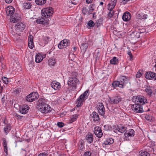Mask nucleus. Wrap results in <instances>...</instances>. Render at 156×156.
<instances>
[{"label":"nucleus","mask_w":156,"mask_h":156,"mask_svg":"<svg viewBox=\"0 0 156 156\" xmlns=\"http://www.w3.org/2000/svg\"><path fill=\"white\" fill-rule=\"evenodd\" d=\"M52 10H53L52 8H47L43 9L41 12L43 18L37 20L36 22L37 23L42 24L48 23L49 21L48 18L51 16L53 13Z\"/></svg>","instance_id":"f257e3e1"},{"label":"nucleus","mask_w":156,"mask_h":156,"mask_svg":"<svg viewBox=\"0 0 156 156\" xmlns=\"http://www.w3.org/2000/svg\"><path fill=\"white\" fill-rule=\"evenodd\" d=\"M46 102L44 99L41 98L39 99L37 103V108L43 113H47L51 110V107L46 103Z\"/></svg>","instance_id":"f03ea898"},{"label":"nucleus","mask_w":156,"mask_h":156,"mask_svg":"<svg viewBox=\"0 0 156 156\" xmlns=\"http://www.w3.org/2000/svg\"><path fill=\"white\" fill-rule=\"evenodd\" d=\"M119 81H115L112 84V86L114 87H117L121 88H123L125 86L126 84L129 82V77L125 76H120Z\"/></svg>","instance_id":"7ed1b4c3"},{"label":"nucleus","mask_w":156,"mask_h":156,"mask_svg":"<svg viewBox=\"0 0 156 156\" xmlns=\"http://www.w3.org/2000/svg\"><path fill=\"white\" fill-rule=\"evenodd\" d=\"M89 94V90H86L77 99L76 103V106L77 107H80L83 105V102L87 98Z\"/></svg>","instance_id":"20e7f679"},{"label":"nucleus","mask_w":156,"mask_h":156,"mask_svg":"<svg viewBox=\"0 0 156 156\" xmlns=\"http://www.w3.org/2000/svg\"><path fill=\"white\" fill-rule=\"evenodd\" d=\"M79 83V80L76 77H70L68 82V85L72 87L73 90L76 89L77 85Z\"/></svg>","instance_id":"39448f33"},{"label":"nucleus","mask_w":156,"mask_h":156,"mask_svg":"<svg viewBox=\"0 0 156 156\" xmlns=\"http://www.w3.org/2000/svg\"><path fill=\"white\" fill-rule=\"evenodd\" d=\"M132 109L133 111L136 113H140L144 111L143 108L142 106L139 104H135L133 105L132 106ZM150 111V109L148 108L147 110L144 111L147 112Z\"/></svg>","instance_id":"423d86ee"},{"label":"nucleus","mask_w":156,"mask_h":156,"mask_svg":"<svg viewBox=\"0 0 156 156\" xmlns=\"http://www.w3.org/2000/svg\"><path fill=\"white\" fill-rule=\"evenodd\" d=\"M38 97L37 93L33 92L27 95L26 98V100L29 102H32L36 100Z\"/></svg>","instance_id":"0eeeda50"},{"label":"nucleus","mask_w":156,"mask_h":156,"mask_svg":"<svg viewBox=\"0 0 156 156\" xmlns=\"http://www.w3.org/2000/svg\"><path fill=\"white\" fill-rule=\"evenodd\" d=\"M70 45L69 41L66 39H64L61 41L58 45V47L60 49H62V48H66L67 46H69Z\"/></svg>","instance_id":"6e6552de"},{"label":"nucleus","mask_w":156,"mask_h":156,"mask_svg":"<svg viewBox=\"0 0 156 156\" xmlns=\"http://www.w3.org/2000/svg\"><path fill=\"white\" fill-rule=\"evenodd\" d=\"M145 76V77L147 79L153 80H156V73L151 71L146 73Z\"/></svg>","instance_id":"1a4fd4ad"},{"label":"nucleus","mask_w":156,"mask_h":156,"mask_svg":"<svg viewBox=\"0 0 156 156\" xmlns=\"http://www.w3.org/2000/svg\"><path fill=\"white\" fill-rule=\"evenodd\" d=\"M94 132L95 135L98 138H101L103 135L102 130L100 127H95L94 129Z\"/></svg>","instance_id":"9d476101"},{"label":"nucleus","mask_w":156,"mask_h":156,"mask_svg":"<svg viewBox=\"0 0 156 156\" xmlns=\"http://www.w3.org/2000/svg\"><path fill=\"white\" fill-rule=\"evenodd\" d=\"M136 98L137 102L141 105H144L147 102L146 98L143 96H138Z\"/></svg>","instance_id":"9b49d317"},{"label":"nucleus","mask_w":156,"mask_h":156,"mask_svg":"<svg viewBox=\"0 0 156 156\" xmlns=\"http://www.w3.org/2000/svg\"><path fill=\"white\" fill-rule=\"evenodd\" d=\"M110 103L111 104H118L122 101V98L120 96H116L113 98H110Z\"/></svg>","instance_id":"f8f14e48"},{"label":"nucleus","mask_w":156,"mask_h":156,"mask_svg":"<svg viewBox=\"0 0 156 156\" xmlns=\"http://www.w3.org/2000/svg\"><path fill=\"white\" fill-rule=\"evenodd\" d=\"M30 108L26 105H24L20 107L19 111L22 114H25L28 112Z\"/></svg>","instance_id":"ddd939ff"},{"label":"nucleus","mask_w":156,"mask_h":156,"mask_svg":"<svg viewBox=\"0 0 156 156\" xmlns=\"http://www.w3.org/2000/svg\"><path fill=\"white\" fill-rule=\"evenodd\" d=\"M98 112L99 114L104 116L105 112V109L103 104L101 103L99 104L98 108Z\"/></svg>","instance_id":"4468645a"},{"label":"nucleus","mask_w":156,"mask_h":156,"mask_svg":"<svg viewBox=\"0 0 156 156\" xmlns=\"http://www.w3.org/2000/svg\"><path fill=\"white\" fill-rule=\"evenodd\" d=\"M51 85L52 88L55 90H59L61 88L60 83L56 81H54L51 82Z\"/></svg>","instance_id":"2eb2a0df"},{"label":"nucleus","mask_w":156,"mask_h":156,"mask_svg":"<svg viewBox=\"0 0 156 156\" xmlns=\"http://www.w3.org/2000/svg\"><path fill=\"white\" fill-rule=\"evenodd\" d=\"M131 15L130 13L128 12H125L122 16V19L125 21H128L131 19Z\"/></svg>","instance_id":"dca6fc26"},{"label":"nucleus","mask_w":156,"mask_h":156,"mask_svg":"<svg viewBox=\"0 0 156 156\" xmlns=\"http://www.w3.org/2000/svg\"><path fill=\"white\" fill-rule=\"evenodd\" d=\"M16 30L20 31H22L25 28V25L23 23H19L15 26Z\"/></svg>","instance_id":"f3484780"},{"label":"nucleus","mask_w":156,"mask_h":156,"mask_svg":"<svg viewBox=\"0 0 156 156\" xmlns=\"http://www.w3.org/2000/svg\"><path fill=\"white\" fill-rule=\"evenodd\" d=\"M134 131L133 129H130L129 130L128 132H126L124 134V135L125 136V138L126 140H127V138L129 136H134Z\"/></svg>","instance_id":"a211bd4d"},{"label":"nucleus","mask_w":156,"mask_h":156,"mask_svg":"<svg viewBox=\"0 0 156 156\" xmlns=\"http://www.w3.org/2000/svg\"><path fill=\"white\" fill-rule=\"evenodd\" d=\"M7 15L8 16H12L14 12V8L12 7H8L6 10Z\"/></svg>","instance_id":"6ab92c4d"},{"label":"nucleus","mask_w":156,"mask_h":156,"mask_svg":"<svg viewBox=\"0 0 156 156\" xmlns=\"http://www.w3.org/2000/svg\"><path fill=\"white\" fill-rule=\"evenodd\" d=\"M86 139L87 142L90 144L92 143L93 140V135L91 133H89L86 136Z\"/></svg>","instance_id":"aec40b11"},{"label":"nucleus","mask_w":156,"mask_h":156,"mask_svg":"<svg viewBox=\"0 0 156 156\" xmlns=\"http://www.w3.org/2000/svg\"><path fill=\"white\" fill-rule=\"evenodd\" d=\"M90 116L92 117L93 120L94 121H98L100 119L99 116L96 112H94L90 115Z\"/></svg>","instance_id":"412c9836"},{"label":"nucleus","mask_w":156,"mask_h":156,"mask_svg":"<svg viewBox=\"0 0 156 156\" xmlns=\"http://www.w3.org/2000/svg\"><path fill=\"white\" fill-rule=\"evenodd\" d=\"M147 15L146 14L144 15L142 13H138L137 14V18L140 20L146 19L147 18Z\"/></svg>","instance_id":"4be33fe9"},{"label":"nucleus","mask_w":156,"mask_h":156,"mask_svg":"<svg viewBox=\"0 0 156 156\" xmlns=\"http://www.w3.org/2000/svg\"><path fill=\"white\" fill-rule=\"evenodd\" d=\"M114 142V140L112 138H108L103 143V144L105 145H108V144H111Z\"/></svg>","instance_id":"5701e85b"},{"label":"nucleus","mask_w":156,"mask_h":156,"mask_svg":"<svg viewBox=\"0 0 156 156\" xmlns=\"http://www.w3.org/2000/svg\"><path fill=\"white\" fill-rule=\"evenodd\" d=\"M126 128L124 126H118L116 131L117 130L118 131L122 133H123L126 130Z\"/></svg>","instance_id":"b1692460"},{"label":"nucleus","mask_w":156,"mask_h":156,"mask_svg":"<svg viewBox=\"0 0 156 156\" xmlns=\"http://www.w3.org/2000/svg\"><path fill=\"white\" fill-rule=\"evenodd\" d=\"M43 59V57L40 54H37L36 55L35 61L37 63H39L41 62Z\"/></svg>","instance_id":"393cba45"},{"label":"nucleus","mask_w":156,"mask_h":156,"mask_svg":"<svg viewBox=\"0 0 156 156\" xmlns=\"http://www.w3.org/2000/svg\"><path fill=\"white\" fill-rule=\"evenodd\" d=\"M88 46V44L87 43H83L81 44L80 48L83 51H86Z\"/></svg>","instance_id":"a878e982"},{"label":"nucleus","mask_w":156,"mask_h":156,"mask_svg":"<svg viewBox=\"0 0 156 156\" xmlns=\"http://www.w3.org/2000/svg\"><path fill=\"white\" fill-rule=\"evenodd\" d=\"M118 60L115 57H114L110 61V63L111 64L116 65L118 63Z\"/></svg>","instance_id":"bb28decb"},{"label":"nucleus","mask_w":156,"mask_h":156,"mask_svg":"<svg viewBox=\"0 0 156 156\" xmlns=\"http://www.w3.org/2000/svg\"><path fill=\"white\" fill-rule=\"evenodd\" d=\"M46 2V0H35L36 4L39 5H42Z\"/></svg>","instance_id":"cd10ccee"},{"label":"nucleus","mask_w":156,"mask_h":156,"mask_svg":"<svg viewBox=\"0 0 156 156\" xmlns=\"http://www.w3.org/2000/svg\"><path fill=\"white\" fill-rule=\"evenodd\" d=\"M78 116L79 115L77 114L73 115L69 120V122L71 123L75 121L78 118Z\"/></svg>","instance_id":"c85d7f7f"},{"label":"nucleus","mask_w":156,"mask_h":156,"mask_svg":"<svg viewBox=\"0 0 156 156\" xmlns=\"http://www.w3.org/2000/svg\"><path fill=\"white\" fill-rule=\"evenodd\" d=\"M103 19L102 18H100L97 20L95 23V26L97 27H98L102 23Z\"/></svg>","instance_id":"c756f323"},{"label":"nucleus","mask_w":156,"mask_h":156,"mask_svg":"<svg viewBox=\"0 0 156 156\" xmlns=\"http://www.w3.org/2000/svg\"><path fill=\"white\" fill-rule=\"evenodd\" d=\"M139 153L138 156H150L149 153L145 151H141Z\"/></svg>","instance_id":"7c9ffc66"},{"label":"nucleus","mask_w":156,"mask_h":156,"mask_svg":"<svg viewBox=\"0 0 156 156\" xmlns=\"http://www.w3.org/2000/svg\"><path fill=\"white\" fill-rule=\"evenodd\" d=\"M94 5L93 4H91L90 5L89 7V9L87 11V12L89 15L93 13V12L94 10V9L93 8Z\"/></svg>","instance_id":"2f4dec72"},{"label":"nucleus","mask_w":156,"mask_h":156,"mask_svg":"<svg viewBox=\"0 0 156 156\" xmlns=\"http://www.w3.org/2000/svg\"><path fill=\"white\" fill-rule=\"evenodd\" d=\"M48 64L49 66H53L56 63L55 60L53 58H50L48 60Z\"/></svg>","instance_id":"473e14b6"},{"label":"nucleus","mask_w":156,"mask_h":156,"mask_svg":"<svg viewBox=\"0 0 156 156\" xmlns=\"http://www.w3.org/2000/svg\"><path fill=\"white\" fill-rule=\"evenodd\" d=\"M11 129V126L10 124H7L5 127L4 128V131L5 133H7Z\"/></svg>","instance_id":"72a5a7b5"},{"label":"nucleus","mask_w":156,"mask_h":156,"mask_svg":"<svg viewBox=\"0 0 156 156\" xmlns=\"http://www.w3.org/2000/svg\"><path fill=\"white\" fill-rule=\"evenodd\" d=\"M80 145H79V149L82 151L84 147V142L82 140L80 141Z\"/></svg>","instance_id":"f704fd0d"},{"label":"nucleus","mask_w":156,"mask_h":156,"mask_svg":"<svg viewBox=\"0 0 156 156\" xmlns=\"http://www.w3.org/2000/svg\"><path fill=\"white\" fill-rule=\"evenodd\" d=\"M31 6L32 5L30 4V3L26 2L24 3L23 4V7L24 8L26 9H30V8Z\"/></svg>","instance_id":"c9c22d12"},{"label":"nucleus","mask_w":156,"mask_h":156,"mask_svg":"<svg viewBox=\"0 0 156 156\" xmlns=\"http://www.w3.org/2000/svg\"><path fill=\"white\" fill-rule=\"evenodd\" d=\"M146 92L147 93L148 95L151 96L152 93V90L150 87H147L145 89Z\"/></svg>","instance_id":"e433bc0d"},{"label":"nucleus","mask_w":156,"mask_h":156,"mask_svg":"<svg viewBox=\"0 0 156 156\" xmlns=\"http://www.w3.org/2000/svg\"><path fill=\"white\" fill-rule=\"evenodd\" d=\"M49 39H50V37L47 36L43 37L42 38V39L45 44H47L48 43Z\"/></svg>","instance_id":"4c0bfd02"},{"label":"nucleus","mask_w":156,"mask_h":156,"mask_svg":"<svg viewBox=\"0 0 156 156\" xmlns=\"http://www.w3.org/2000/svg\"><path fill=\"white\" fill-rule=\"evenodd\" d=\"M87 25L90 27H93L95 25V23L92 20H90L88 22Z\"/></svg>","instance_id":"58836bf2"},{"label":"nucleus","mask_w":156,"mask_h":156,"mask_svg":"<svg viewBox=\"0 0 156 156\" xmlns=\"http://www.w3.org/2000/svg\"><path fill=\"white\" fill-rule=\"evenodd\" d=\"M2 80L3 83L5 84H7L8 83L9 81V79L8 78L5 77H2Z\"/></svg>","instance_id":"ea45409f"},{"label":"nucleus","mask_w":156,"mask_h":156,"mask_svg":"<svg viewBox=\"0 0 156 156\" xmlns=\"http://www.w3.org/2000/svg\"><path fill=\"white\" fill-rule=\"evenodd\" d=\"M104 129L105 131L111 130L112 129V127L111 126L108 125H105L104 126Z\"/></svg>","instance_id":"a19ab883"},{"label":"nucleus","mask_w":156,"mask_h":156,"mask_svg":"<svg viewBox=\"0 0 156 156\" xmlns=\"http://www.w3.org/2000/svg\"><path fill=\"white\" fill-rule=\"evenodd\" d=\"M111 111L113 112V113H115V114L117 113H119V110L118 108H114V107H112L111 108Z\"/></svg>","instance_id":"79ce46f5"},{"label":"nucleus","mask_w":156,"mask_h":156,"mask_svg":"<svg viewBox=\"0 0 156 156\" xmlns=\"http://www.w3.org/2000/svg\"><path fill=\"white\" fill-rule=\"evenodd\" d=\"M117 0H113L111 2L109 3L108 5L113 6V7H115L116 3Z\"/></svg>","instance_id":"37998d69"},{"label":"nucleus","mask_w":156,"mask_h":156,"mask_svg":"<svg viewBox=\"0 0 156 156\" xmlns=\"http://www.w3.org/2000/svg\"><path fill=\"white\" fill-rule=\"evenodd\" d=\"M114 12L113 10H109V12L108 14V16L110 18L112 17V16Z\"/></svg>","instance_id":"c03bdc74"},{"label":"nucleus","mask_w":156,"mask_h":156,"mask_svg":"<svg viewBox=\"0 0 156 156\" xmlns=\"http://www.w3.org/2000/svg\"><path fill=\"white\" fill-rule=\"evenodd\" d=\"M82 11L84 15H86L88 13L87 9L86 7H83L82 9Z\"/></svg>","instance_id":"a18cd8bd"},{"label":"nucleus","mask_w":156,"mask_h":156,"mask_svg":"<svg viewBox=\"0 0 156 156\" xmlns=\"http://www.w3.org/2000/svg\"><path fill=\"white\" fill-rule=\"evenodd\" d=\"M83 156H91V153L90 151H88L85 152Z\"/></svg>","instance_id":"49530a36"},{"label":"nucleus","mask_w":156,"mask_h":156,"mask_svg":"<svg viewBox=\"0 0 156 156\" xmlns=\"http://www.w3.org/2000/svg\"><path fill=\"white\" fill-rule=\"evenodd\" d=\"M68 3L69 4H71L74 5H76L78 3L75 0H73V1L72 0H69Z\"/></svg>","instance_id":"de8ad7c7"},{"label":"nucleus","mask_w":156,"mask_h":156,"mask_svg":"<svg viewBox=\"0 0 156 156\" xmlns=\"http://www.w3.org/2000/svg\"><path fill=\"white\" fill-rule=\"evenodd\" d=\"M64 125V124L62 122H58L57 123V125L60 128L62 127Z\"/></svg>","instance_id":"09e8293b"},{"label":"nucleus","mask_w":156,"mask_h":156,"mask_svg":"<svg viewBox=\"0 0 156 156\" xmlns=\"http://www.w3.org/2000/svg\"><path fill=\"white\" fill-rule=\"evenodd\" d=\"M34 42L31 43V42H29L28 46L29 48L31 49H32L34 47Z\"/></svg>","instance_id":"8fccbe9b"},{"label":"nucleus","mask_w":156,"mask_h":156,"mask_svg":"<svg viewBox=\"0 0 156 156\" xmlns=\"http://www.w3.org/2000/svg\"><path fill=\"white\" fill-rule=\"evenodd\" d=\"M3 144L4 147H7V144L6 142V139L5 138H3Z\"/></svg>","instance_id":"3c124183"},{"label":"nucleus","mask_w":156,"mask_h":156,"mask_svg":"<svg viewBox=\"0 0 156 156\" xmlns=\"http://www.w3.org/2000/svg\"><path fill=\"white\" fill-rule=\"evenodd\" d=\"M142 74L140 72L138 71V72L137 73V74H136V77L137 78H138L140 77L141 76H142Z\"/></svg>","instance_id":"603ef678"},{"label":"nucleus","mask_w":156,"mask_h":156,"mask_svg":"<svg viewBox=\"0 0 156 156\" xmlns=\"http://www.w3.org/2000/svg\"><path fill=\"white\" fill-rule=\"evenodd\" d=\"M127 54L129 56L130 58V60H133V55L130 51H129L127 52Z\"/></svg>","instance_id":"864d4df0"},{"label":"nucleus","mask_w":156,"mask_h":156,"mask_svg":"<svg viewBox=\"0 0 156 156\" xmlns=\"http://www.w3.org/2000/svg\"><path fill=\"white\" fill-rule=\"evenodd\" d=\"M28 40H29V42H31H31L32 43V42H33V37L32 36V35L30 36V37H29Z\"/></svg>","instance_id":"5fc2aeb1"},{"label":"nucleus","mask_w":156,"mask_h":156,"mask_svg":"<svg viewBox=\"0 0 156 156\" xmlns=\"http://www.w3.org/2000/svg\"><path fill=\"white\" fill-rule=\"evenodd\" d=\"M19 19H17L15 17H14L13 18L12 20V21L13 23H15L16 22L18 21Z\"/></svg>","instance_id":"6e6d98bb"},{"label":"nucleus","mask_w":156,"mask_h":156,"mask_svg":"<svg viewBox=\"0 0 156 156\" xmlns=\"http://www.w3.org/2000/svg\"><path fill=\"white\" fill-rule=\"evenodd\" d=\"M15 117H16L17 119H21L23 117L22 116L20 115L17 114H16Z\"/></svg>","instance_id":"4d7b16f0"},{"label":"nucleus","mask_w":156,"mask_h":156,"mask_svg":"<svg viewBox=\"0 0 156 156\" xmlns=\"http://www.w3.org/2000/svg\"><path fill=\"white\" fill-rule=\"evenodd\" d=\"M145 119L148 120H151V117L148 115H146L145 117Z\"/></svg>","instance_id":"13d9d810"},{"label":"nucleus","mask_w":156,"mask_h":156,"mask_svg":"<svg viewBox=\"0 0 156 156\" xmlns=\"http://www.w3.org/2000/svg\"><path fill=\"white\" fill-rule=\"evenodd\" d=\"M108 5V9L109 10H113V9H114V8L115 7H113V6L112 5Z\"/></svg>","instance_id":"bf43d9fd"},{"label":"nucleus","mask_w":156,"mask_h":156,"mask_svg":"<svg viewBox=\"0 0 156 156\" xmlns=\"http://www.w3.org/2000/svg\"><path fill=\"white\" fill-rule=\"evenodd\" d=\"M129 1V0H122L121 3H122L123 5H125Z\"/></svg>","instance_id":"052dcab7"},{"label":"nucleus","mask_w":156,"mask_h":156,"mask_svg":"<svg viewBox=\"0 0 156 156\" xmlns=\"http://www.w3.org/2000/svg\"><path fill=\"white\" fill-rule=\"evenodd\" d=\"M77 75H78V74L76 73V72L73 73H72V76H72V77H76L77 76Z\"/></svg>","instance_id":"680f3d73"},{"label":"nucleus","mask_w":156,"mask_h":156,"mask_svg":"<svg viewBox=\"0 0 156 156\" xmlns=\"http://www.w3.org/2000/svg\"><path fill=\"white\" fill-rule=\"evenodd\" d=\"M47 154L42 153H40L38 155V156H47Z\"/></svg>","instance_id":"e2e57ef3"},{"label":"nucleus","mask_w":156,"mask_h":156,"mask_svg":"<svg viewBox=\"0 0 156 156\" xmlns=\"http://www.w3.org/2000/svg\"><path fill=\"white\" fill-rule=\"evenodd\" d=\"M5 2L7 3H11L12 0H5Z\"/></svg>","instance_id":"0e129e2a"},{"label":"nucleus","mask_w":156,"mask_h":156,"mask_svg":"<svg viewBox=\"0 0 156 156\" xmlns=\"http://www.w3.org/2000/svg\"><path fill=\"white\" fill-rule=\"evenodd\" d=\"M93 0H86V2L87 3H91Z\"/></svg>","instance_id":"69168bd1"},{"label":"nucleus","mask_w":156,"mask_h":156,"mask_svg":"<svg viewBox=\"0 0 156 156\" xmlns=\"http://www.w3.org/2000/svg\"><path fill=\"white\" fill-rule=\"evenodd\" d=\"M4 147V151L5 153H7V147Z\"/></svg>","instance_id":"338daca9"},{"label":"nucleus","mask_w":156,"mask_h":156,"mask_svg":"<svg viewBox=\"0 0 156 156\" xmlns=\"http://www.w3.org/2000/svg\"><path fill=\"white\" fill-rule=\"evenodd\" d=\"M60 156H66V154H61Z\"/></svg>","instance_id":"774afa93"}]
</instances>
